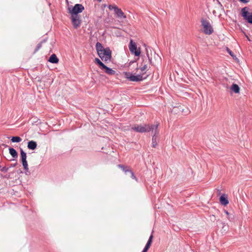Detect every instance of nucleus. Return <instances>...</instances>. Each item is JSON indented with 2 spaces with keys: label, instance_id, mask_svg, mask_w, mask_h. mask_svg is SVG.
<instances>
[{
  "label": "nucleus",
  "instance_id": "1",
  "mask_svg": "<svg viewBox=\"0 0 252 252\" xmlns=\"http://www.w3.org/2000/svg\"><path fill=\"white\" fill-rule=\"evenodd\" d=\"M158 124L156 125H146L144 124V125H135L132 127L131 129L134 131L140 132V133H144L151 131L152 132H154V129L158 128Z\"/></svg>",
  "mask_w": 252,
  "mask_h": 252
},
{
  "label": "nucleus",
  "instance_id": "2",
  "mask_svg": "<svg viewBox=\"0 0 252 252\" xmlns=\"http://www.w3.org/2000/svg\"><path fill=\"white\" fill-rule=\"evenodd\" d=\"M142 73L139 74L137 75H134L131 73L129 72H125L124 74L125 77L129 81L132 82H139L142 81L144 79H146L147 77H143L144 74L145 73Z\"/></svg>",
  "mask_w": 252,
  "mask_h": 252
},
{
  "label": "nucleus",
  "instance_id": "3",
  "mask_svg": "<svg viewBox=\"0 0 252 252\" xmlns=\"http://www.w3.org/2000/svg\"><path fill=\"white\" fill-rule=\"evenodd\" d=\"M84 10V7L81 4H75L74 6L71 5L68 6V12L73 16H79V13H81Z\"/></svg>",
  "mask_w": 252,
  "mask_h": 252
},
{
  "label": "nucleus",
  "instance_id": "4",
  "mask_svg": "<svg viewBox=\"0 0 252 252\" xmlns=\"http://www.w3.org/2000/svg\"><path fill=\"white\" fill-rule=\"evenodd\" d=\"M201 23L203 29V32L205 34L210 35L214 32L213 27L207 20L202 18L201 20Z\"/></svg>",
  "mask_w": 252,
  "mask_h": 252
},
{
  "label": "nucleus",
  "instance_id": "5",
  "mask_svg": "<svg viewBox=\"0 0 252 252\" xmlns=\"http://www.w3.org/2000/svg\"><path fill=\"white\" fill-rule=\"evenodd\" d=\"M111 54L112 52L111 50L109 47H107L103 51L99 53L98 55L102 61L107 62L110 60L112 57Z\"/></svg>",
  "mask_w": 252,
  "mask_h": 252
},
{
  "label": "nucleus",
  "instance_id": "6",
  "mask_svg": "<svg viewBox=\"0 0 252 252\" xmlns=\"http://www.w3.org/2000/svg\"><path fill=\"white\" fill-rule=\"evenodd\" d=\"M249 8L245 7L241 10V15L248 23L252 24V12L248 11Z\"/></svg>",
  "mask_w": 252,
  "mask_h": 252
},
{
  "label": "nucleus",
  "instance_id": "7",
  "mask_svg": "<svg viewBox=\"0 0 252 252\" xmlns=\"http://www.w3.org/2000/svg\"><path fill=\"white\" fill-rule=\"evenodd\" d=\"M129 49L132 54H134L135 56H139L141 51L140 49H137V45L135 42L131 40L129 44Z\"/></svg>",
  "mask_w": 252,
  "mask_h": 252
},
{
  "label": "nucleus",
  "instance_id": "8",
  "mask_svg": "<svg viewBox=\"0 0 252 252\" xmlns=\"http://www.w3.org/2000/svg\"><path fill=\"white\" fill-rule=\"evenodd\" d=\"M70 18L74 29H76L80 26L81 24L80 16L71 15Z\"/></svg>",
  "mask_w": 252,
  "mask_h": 252
},
{
  "label": "nucleus",
  "instance_id": "9",
  "mask_svg": "<svg viewBox=\"0 0 252 252\" xmlns=\"http://www.w3.org/2000/svg\"><path fill=\"white\" fill-rule=\"evenodd\" d=\"M153 133L152 136V147L154 148H156L158 145L157 143V137L159 134V131L158 128L154 129V132H152Z\"/></svg>",
  "mask_w": 252,
  "mask_h": 252
},
{
  "label": "nucleus",
  "instance_id": "10",
  "mask_svg": "<svg viewBox=\"0 0 252 252\" xmlns=\"http://www.w3.org/2000/svg\"><path fill=\"white\" fill-rule=\"evenodd\" d=\"M114 13L117 17L119 19H126V18L125 13L123 12L121 9L119 8L118 7H115Z\"/></svg>",
  "mask_w": 252,
  "mask_h": 252
},
{
  "label": "nucleus",
  "instance_id": "11",
  "mask_svg": "<svg viewBox=\"0 0 252 252\" xmlns=\"http://www.w3.org/2000/svg\"><path fill=\"white\" fill-rule=\"evenodd\" d=\"M220 201L221 204L226 206L229 203L227 195L223 194L220 198Z\"/></svg>",
  "mask_w": 252,
  "mask_h": 252
},
{
  "label": "nucleus",
  "instance_id": "12",
  "mask_svg": "<svg viewBox=\"0 0 252 252\" xmlns=\"http://www.w3.org/2000/svg\"><path fill=\"white\" fill-rule=\"evenodd\" d=\"M101 69L104 70L105 72L108 74V75H114L116 73V71L114 70L107 66L105 65Z\"/></svg>",
  "mask_w": 252,
  "mask_h": 252
},
{
  "label": "nucleus",
  "instance_id": "13",
  "mask_svg": "<svg viewBox=\"0 0 252 252\" xmlns=\"http://www.w3.org/2000/svg\"><path fill=\"white\" fill-rule=\"evenodd\" d=\"M28 148L31 150H35L37 147V143L35 141L31 140L28 142Z\"/></svg>",
  "mask_w": 252,
  "mask_h": 252
},
{
  "label": "nucleus",
  "instance_id": "14",
  "mask_svg": "<svg viewBox=\"0 0 252 252\" xmlns=\"http://www.w3.org/2000/svg\"><path fill=\"white\" fill-rule=\"evenodd\" d=\"M118 167L121 168L125 172V174L129 173L131 171V169L129 166H126L123 164H118Z\"/></svg>",
  "mask_w": 252,
  "mask_h": 252
},
{
  "label": "nucleus",
  "instance_id": "15",
  "mask_svg": "<svg viewBox=\"0 0 252 252\" xmlns=\"http://www.w3.org/2000/svg\"><path fill=\"white\" fill-rule=\"evenodd\" d=\"M48 61L52 63H58L59 60L57 56L55 54H53L51 55V56L49 57Z\"/></svg>",
  "mask_w": 252,
  "mask_h": 252
},
{
  "label": "nucleus",
  "instance_id": "16",
  "mask_svg": "<svg viewBox=\"0 0 252 252\" xmlns=\"http://www.w3.org/2000/svg\"><path fill=\"white\" fill-rule=\"evenodd\" d=\"M230 90L235 94H239L240 93V87L237 84L235 83L232 85L230 87Z\"/></svg>",
  "mask_w": 252,
  "mask_h": 252
},
{
  "label": "nucleus",
  "instance_id": "17",
  "mask_svg": "<svg viewBox=\"0 0 252 252\" xmlns=\"http://www.w3.org/2000/svg\"><path fill=\"white\" fill-rule=\"evenodd\" d=\"M95 47L98 54L105 49L103 47L102 44L99 42H97L96 43Z\"/></svg>",
  "mask_w": 252,
  "mask_h": 252
},
{
  "label": "nucleus",
  "instance_id": "18",
  "mask_svg": "<svg viewBox=\"0 0 252 252\" xmlns=\"http://www.w3.org/2000/svg\"><path fill=\"white\" fill-rule=\"evenodd\" d=\"M9 152L11 156L13 158H16L18 157V153L17 151L13 148L10 147L9 148Z\"/></svg>",
  "mask_w": 252,
  "mask_h": 252
},
{
  "label": "nucleus",
  "instance_id": "19",
  "mask_svg": "<svg viewBox=\"0 0 252 252\" xmlns=\"http://www.w3.org/2000/svg\"><path fill=\"white\" fill-rule=\"evenodd\" d=\"M153 231H152V233L151 235H150V236L149 237L148 242H147L146 246H145V248H146V249H148L149 250L150 247L151 246V244H152V243L153 241Z\"/></svg>",
  "mask_w": 252,
  "mask_h": 252
},
{
  "label": "nucleus",
  "instance_id": "20",
  "mask_svg": "<svg viewBox=\"0 0 252 252\" xmlns=\"http://www.w3.org/2000/svg\"><path fill=\"white\" fill-rule=\"evenodd\" d=\"M20 154L21 158V161L27 160V154L21 148L20 149Z\"/></svg>",
  "mask_w": 252,
  "mask_h": 252
},
{
  "label": "nucleus",
  "instance_id": "21",
  "mask_svg": "<svg viewBox=\"0 0 252 252\" xmlns=\"http://www.w3.org/2000/svg\"><path fill=\"white\" fill-rule=\"evenodd\" d=\"M11 141L12 142L19 143L22 141V139L19 136H12Z\"/></svg>",
  "mask_w": 252,
  "mask_h": 252
},
{
  "label": "nucleus",
  "instance_id": "22",
  "mask_svg": "<svg viewBox=\"0 0 252 252\" xmlns=\"http://www.w3.org/2000/svg\"><path fill=\"white\" fill-rule=\"evenodd\" d=\"M95 63L99 65L101 69H102V68L105 65V64L98 58L95 59Z\"/></svg>",
  "mask_w": 252,
  "mask_h": 252
},
{
  "label": "nucleus",
  "instance_id": "23",
  "mask_svg": "<svg viewBox=\"0 0 252 252\" xmlns=\"http://www.w3.org/2000/svg\"><path fill=\"white\" fill-rule=\"evenodd\" d=\"M42 46V44L40 42L37 45V46H36L35 49H34V51L33 53V54L36 53L41 48Z\"/></svg>",
  "mask_w": 252,
  "mask_h": 252
},
{
  "label": "nucleus",
  "instance_id": "24",
  "mask_svg": "<svg viewBox=\"0 0 252 252\" xmlns=\"http://www.w3.org/2000/svg\"><path fill=\"white\" fill-rule=\"evenodd\" d=\"M226 50L232 57L234 58V57H235L233 52L228 47H226Z\"/></svg>",
  "mask_w": 252,
  "mask_h": 252
},
{
  "label": "nucleus",
  "instance_id": "25",
  "mask_svg": "<svg viewBox=\"0 0 252 252\" xmlns=\"http://www.w3.org/2000/svg\"><path fill=\"white\" fill-rule=\"evenodd\" d=\"M9 169V167H7L5 166H3L1 168L0 171L3 173H6L8 172V170Z\"/></svg>",
  "mask_w": 252,
  "mask_h": 252
},
{
  "label": "nucleus",
  "instance_id": "26",
  "mask_svg": "<svg viewBox=\"0 0 252 252\" xmlns=\"http://www.w3.org/2000/svg\"><path fill=\"white\" fill-rule=\"evenodd\" d=\"M118 6L115 4L114 5H109L108 6V8L109 9V10H113L114 11H115V7H117Z\"/></svg>",
  "mask_w": 252,
  "mask_h": 252
},
{
  "label": "nucleus",
  "instance_id": "27",
  "mask_svg": "<svg viewBox=\"0 0 252 252\" xmlns=\"http://www.w3.org/2000/svg\"><path fill=\"white\" fill-rule=\"evenodd\" d=\"M24 169V168H27L28 167V162L27 160L22 161Z\"/></svg>",
  "mask_w": 252,
  "mask_h": 252
},
{
  "label": "nucleus",
  "instance_id": "28",
  "mask_svg": "<svg viewBox=\"0 0 252 252\" xmlns=\"http://www.w3.org/2000/svg\"><path fill=\"white\" fill-rule=\"evenodd\" d=\"M224 212L226 213V214L227 215V218L229 220H231L233 219V216H232L231 215H230V214L227 211H225Z\"/></svg>",
  "mask_w": 252,
  "mask_h": 252
},
{
  "label": "nucleus",
  "instance_id": "29",
  "mask_svg": "<svg viewBox=\"0 0 252 252\" xmlns=\"http://www.w3.org/2000/svg\"><path fill=\"white\" fill-rule=\"evenodd\" d=\"M142 65V66L140 68V70L142 72H143L147 69V64L145 63H144Z\"/></svg>",
  "mask_w": 252,
  "mask_h": 252
},
{
  "label": "nucleus",
  "instance_id": "30",
  "mask_svg": "<svg viewBox=\"0 0 252 252\" xmlns=\"http://www.w3.org/2000/svg\"><path fill=\"white\" fill-rule=\"evenodd\" d=\"M131 174V177L133 179H134L136 181H137V177L135 176L133 172L131 170V172H129Z\"/></svg>",
  "mask_w": 252,
  "mask_h": 252
},
{
  "label": "nucleus",
  "instance_id": "31",
  "mask_svg": "<svg viewBox=\"0 0 252 252\" xmlns=\"http://www.w3.org/2000/svg\"><path fill=\"white\" fill-rule=\"evenodd\" d=\"M25 170V174L26 175H29L31 174V172L29 170V168L28 167H27V168H24Z\"/></svg>",
  "mask_w": 252,
  "mask_h": 252
},
{
  "label": "nucleus",
  "instance_id": "32",
  "mask_svg": "<svg viewBox=\"0 0 252 252\" xmlns=\"http://www.w3.org/2000/svg\"><path fill=\"white\" fill-rule=\"evenodd\" d=\"M240 2L244 3H247L250 1V0H239Z\"/></svg>",
  "mask_w": 252,
  "mask_h": 252
},
{
  "label": "nucleus",
  "instance_id": "33",
  "mask_svg": "<svg viewBox=\"0 0 252 252\" xmlns=\"http://www.w3.org/2000/svg\"><path fill=\"white\" fill-rule=\"evenodd\" d=\"M147 57H148V62L149 63H150V64H152V59L150 58L149 56V54H147Z\"/></svg>",
  "mask_w": 252,
  "mask_h": 252
},
{
  "label": "nucleus",
  "instance_id": "34",
  "mask_svg": "<svg viewBox=\"0 0 252 252\" xmlns=\"http://www.w3.org/2000/svg\"><path fill=\"white\" fill-rule=\"evenodd\" d=\"M47 41V38H45L43 39L42 41H40V43L42 44L44 43H45Z\"/></svg>",
  "mask_w": 252,
  "mask_h": 252
},
{
  "label": "nucleus",
  "instance_id": "35",
  "mask_svg": "<svg viewBox=\"0 0 252 252\" xmlns=\"http://www.w3.org/2000/svg\"><path fill=\"white\" fill-rule=\"evenodd\" d=\"M16 165H17V163H15L14 164H10L9 167V168L11 167H15Z\"/></svg>",
  "mask_w": 252,
  "mask_h": 252
},
{
  "label": "nucleus",
  "instance_id": "36",
  "mask_svg": "<svg viewBox=\"0 0 252 252\" xmlns=\"http://www.w3.org/2000/svg\"><path fill=\"white\" fill-rule=\"evenodd\" d=\"M217 3L220 6V7H222V5L221 4V3L220 2V1L219 0H217Z\"/></svg>",
  "mask_w": 252,
  "mask_h": 252
},
{
  "label": "nucleus",
  "instance_id": "37",
  "mask_svg": "<svg viewBox=\"0 0 252 252\" xmlns=\"http://www.w3.org/2000/svg\"><path fill=\"white\" fill-rule=\"evenodd\" d=\"M148 251V249H146V248L144 247V249L143 250L142 252H147Z\"/></svg>",
  "mask_w": 252,
  "mask_h": 252
},
{
  "label": "nucleus",
  "instance_id": "38",
  "mask_svg": "<svg viewBox=\"0 0 252 252\" xmlns=\"http://www.w3.org/2000/svg\"><path fill=\"white\" fill-rule=\"evenodd\" d=\"M103 6H104V7H105L106 6V4H104V5H103Z\"/></svg>",
  "mask_w": 252,
  "mask_h": 252
},
{
  "label": "nucleus",
  "instance_id": "39",
  "mask_svg": "<svg viewBox=\"0 0 252 252\" xmlns=\"http://www.w3.org/2000/svg\"><path fill=\"white\" fill-rule=\"evenodd\" d=\"M1 167H2V165H1L0 164V169H1Z\"/></svg>",
  "mask_w": 252,
  "mask_h": 252
},
{
  "label": "nucleus",
  "instance_id": "40",
  "mask_svg": "<svg viewBox=\"0 0 252 252\" xmlns=\"http://www.w3.org/2000/svg\"><path fill=\"white\" fill-rule=\"evenodd\" d=\"M98 0V1H99V2H101V0Z\"/></svg>",
  "mask_w": 252,
  "mask_h": 252
},
{
  "label": "nucleus",
  "instance_id": "41",
  "mask_svg": "<svg viewBox=\"0 0 252 252\" xmlns=\"http://www.w3.org/2000/svg\"><path fill=\"white\" fill-rule=\"evenodd\" d=\"M138 69H139V68H138V67H137V68H136V69L137 70Z\"/></svg>",
  "mask_w": 252,
  "mask_h": 252
}]
</instances>
